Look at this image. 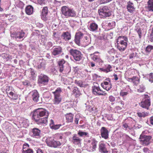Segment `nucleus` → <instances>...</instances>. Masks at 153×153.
Segmentation results:
<instances>
[{
  "mask_svg": "<svg viewBox=\"0 0 153 153\" xmlns=\"http://www.w3.org/2000/svg\"><path fill=\"white\" fill-rule=\"evenodd\" d=\"M62 37L66 41H68L71 39V34L68 32L64 33L62 35Z\"/></svg>",
  "mask_w": 153,
  "mask_h": 153,
  "instance_id": "nucleus-15",
  "label": "nucleus"
},
{
  "mask_svg": "<svg viewBox=\"0 0 153 153\" xmlns=\"http://www.w3.org/2000/svg\"><path fill=\"white\" fill-rule=\"evenodd\" d=\"M109 100L111 102H112L114 101L115 98L111 96L109 97Z\"/></svg>",
  "mask_w": 153,
  "mask_h": 153,
  "instance_id": "nucleus-40",
  "label": "nucleus"
},
{
  "mask_svg": "<svg viewBox=\"0 0 153 153\" xmlns=\"http://www.w3.org/2000/svg\"><path fill=\"white\" fill-rule=\"evenodd\" d=\"M48 112L43 108H38L33 112V118L36 121L39 123L45 124L47 122L46 118L48 116Z\"/></svg>",
  "mask_w": 153,
  "mask_h": 153,
  "instance_id": "nucleus-1",
  "label": "nucleus"
},
{
  "mask_svg": "<svg viewBox=\"0 0 153 153\" xmlns=\"http://www.w3.org/2000/svg\"><path fill=\"white\" fill-rule=\"evenodd\" d=\"M98 12L100 17L102 18L109 16L111 14V13L109 12V10L106 7L100 9L99 10Z\"/></svg>",
  "mask_w": 153,
  "mask_h": 153,
  "instance_id": "nucleus-7",
  "label": "nucleus"
},
{
  "mask_svg": "<svg viewBox=\"0 0 153 153\" xmlns=\"http://www.w3.org/2000/svg\"><path fill=\"white\" fill-rule=\"evenodd\" d=\"M127 38L125 36H120L117 39V46L120 51H124L126 49L127 44Z\"/></svg>",
  "mask_w": 153,
  "mask_h": 153,
  "instance_id": "nucleus-2",
  "label": "nucleus"
},
{
  "mask_svg": "<svg viewBox=\"0 0 153 153\" xmlns=\"http://www.w3.org/2000/svg\"><path fill=\"white\" fill-rule=\"evenodd\" d=\"M137 114H138V116L140 117H145V116H147L148 114V113H145L144 112H142V113H137Z\"/></svg>",
  "mask_w": 153,
  "mask_h": 153,
  "instance_id": "nucleus-32",
  "label": "nucleus"
},
{
  "mask_svg": "<svg viewBox=\"0 0 153 153\" xmlns=\"http://www.w3.org/2000/svg\"><path fill=\"white\" fill-rule=\"evenodd\" d=\"M138 92H143L144 91V89H143L141 90H140V89H138Z\"/></svg>",
  "mask_w": 153,
  "mask_h": 153,
  "instance_id": "nucleus-50",
  "label": "nucleus"
},
{
  "mask_svg": "<svg viewBox=\"0 0 153 153\" xmlns=\"http://www.w3.org/2000/svg\"><path fill=\"white\" fill-rule=\"evenodd\" d=\"M16 35L17 32H14L11 33L10 36L12 37H15L16 38Z\"/></svg>",
  "mask_w": 153,
  "mask_h": 153,
  "instance_id": "nucleus-37",
  "label": "nucleus"
},
{
  "mask_svg": "<svg viewBox=\"0 0 153 153\" xmlns=\"http://www.w3.org/2000/svg\"><path fill=\"white\" fill-rule=\"evenodd\" d=\"M13 88L12 87H9L7 88L6 89V92L8 94V93H9L10 91L12 90Z\"/></svg>",
  "mask_w": 153,
  "mask_h": 153,
  "instance_id": "nucleus-39",
  "label": "nucleus"
},
{
  "mask_svg": "<svg viewBox=\"0 0 153 153\" xmlns=\"http://www.w3.org/2000/svg\"><path fill=\"white\" fill-rule=\"evenodd\" d=\"M94 66H95V65L94 63H91V67H93Z\"/></svg>",
  "mask_w": 153,
  "mask_h": 153,
  "instance_id": "nucleus-53",
  "label": "nucleus"
},
{
  "mask_svg": "<svg viewBox=\"0 0 153 153\" xmlns=\"http://www.w3.org/2000/svg\"><path fill=\"white\" fill-rule=\"evenodd\" d=\"M33 135L34 136H39L40 135V131L38 128H34L33 129Z\"/></svg>",
  "mask_w": 153,
  "mask_h": 153,
  "instance_id": "nucleus-22",
  "label": "nucleus"
},
{
  "mask_svg": "<svg viewBox=\"0 0 153 153\" xmlns=\"http://www.w3.org/2000/svg\"><path fill=\"white\" fill-rule=\"evenodd\" d=\"M88 133L85 132H82L81 131H79L78 134L81 137H83L86 136Z\"/></svg>",
  "mask_w": 153,
  "mask_h": 153,
  "instance_id": "nucleus-31",
  "label": "nucleus"
},
{
  "mask_svg": "<svg viewBox=\"0 0 153 153\" xmlns=\"http://www.w3.org/2000/svg\"><path fill=\"white\" fill-rule=\"evenodd\" d=\"M93 59L94 61L98 62L99 64H101L103 62V61L100 59V57L95 55H94L93 56Z\"/></svg>",
  "mask_w": 153,
  "mask_h": 153,
  "instance_id": "nucleus-25",
  "label": "nucleus"
},
{
  "mask_svg": "<svg viewBox=\"0 0 153 153\" xmlns=\"http://www.w3.org/2000/svg\"><path fill=\"white\" fill-rule=\"evenodd\" d=\"M147 9L149 11H153V0H149L148 2Z\"/></svg>",
  "mask_w": 153,
  "mask_h": 153,
  "instance_id": "nucleus-19",
  "label": "nucleus"
},
{
  "mask_svg": "<svg viewBox=\"0 0 153 153\" xmlns=\"http://www.w3.org/2000/svg\"><path fill=\"white\" fill-rule=\"evenodd\" d=\"M26 147H28V146H25V150H26Z\"/></svg>",
  "mask_w": 153,
  "mask_h": 153,
  "instance_id": "nucleus-56",
  "label": "nucleus"
},
{
  "mask_svg": "<svg viewBox=\"0 0 153 153\" xmlns=\"http://www.w3.org/2000/svg\"><path fill=\"white\" fill-rule=\"evenodd\" d=\"M90 27L92 30L94 31L97 29L98 26L96 24L93 23L91 25Z\"/></svg>",
  "mask_w": 153,
  "mask_h": 153,
  "instance_id": "nucleus-27",
  "label": "nucleus"
},
{
  "mask_svg": "<svg viewBox=\"0 0 153 153\" xmlns=\"http://www.w3.org/2000/svg\"><path fill=\"white\" fill-rule=\"evenodd\" d=\"M151 38L152 39H153V30H152L151 34Z\"/></svg>",
  "mask_w": 153,
  "mask_h": 153,
  "instance_id": "nucleus-49",
  "label": "nucleus"
},
{
  "mask_svg": "<svg viewBox=\"0 0 153 153\" xmlns=\"http://www.w3.org/2000/svg\"><path fill=\"white\" fill-rule=\"evenodd\" d=\"M141 143L144 146H147L150 143V140L151 138L150 136L141 135L140 137Z\"/></svg>",
  "mask_w": 153,
  "mask_h": 153,
  "instance_id": "nucleus-9",
  "label": "nucleus"
},
{
  "mask_svg": "<svg viewBox=\"0 0 153 153\" xmlns=\"http://www.w3.org/2000/svg\"><path fill=\"white\" fill-rule=\"evenodd\" d=\"M111 68V67L109 65L108 67V68H107V70L108 71L109 70H110V68Z\"/></svg>",
  "mask_w": 153,
  "mask_h": 153,
  "instance_id": "nucleus-52",
  "label": "nucleus"
},
{
  "mask_svg": "<svg viewBox=\"0 0 153 153\" xmlns=\"http://www.w3.org/2000/svg\"><path fill=\"white\" fill-rule=\"evenodd\" d=\"M100 90L99 88L98 87L94 86L93 87V92H95L98 94H99L100 93L99 91Z\"/></svg>",
  "mask_w": 153,
  "mask_h": 153,
  "instance_id": "nucleus-29",
  "label": "nucleus"
},
{
  "mask_svg": "<svg viewBox=\"0 0 153 153\" xmlns=\"http://www.w3.org/2000/svg\"><path fill=\"white\" fill-rule=\"evenodd\" d=\"M37 153H44L41 149H38L37 150Z\"/></svg>",
  "mask_w": 153,
  "mask_h": 153,
  "instance_id": "nucleus-46",
  "label": "nucleus"
},
{
  "mask_svg": "<svg viewBox=\"0 0 153 153\" xmlns=\"http://www.w3.org/2000/svg\"><path fill=\"white\" fill-rule=\"evenodd\" d=\"M66 120L68 122H72L73 118V115L71 113L67 114L65 115Z\"/></svg>",
  "mask_w": 153,
  "mask_h": 153,
  "instance_id": "nucleus-18",
  "label": "nucleus"
},
{
  "mask_svg": "<svg viewBox=\"0 0 153 153\" xmlns=\"http://www.w3.org/2000/svg\"><path fill=\"white\" fill-rule=\"evenodd\" d=\"M85 40H87L88 39V37L87 36H85Z\"/></svg>",
  "mask_w": 153,
  "mask_h": 153,
  "instance_id": "nucleus-55",
  "label": "nucleus"
},
{
  "mask_svg": "<svg viewBox=\"0 0 153 153\" xmlns=\"http://www.w3.org/2000/svg\"><path fill=\"white\" fill-rule=\"evenodd\" d=\"M107 2L108 1L106 0H101L100 1V3L101 4H104Z\"/></svg>",
  "mask_w": 153,
  "mask_h": 153,
  "instance_id": "nucleus-44",
  "label": "nucleus"
},
{
  "mask_svg": "<svg viewBox=\"0 0 153 153\" xmlns=\"http://www.w3.org/2000/svg\"><path fill=\"white\" fill-rule=\"evenodd\" d=\"M149 97L147 95H145V99H143L142 102L139 103V105L143 108H146L148 109V108L150 105V102L149 99Z\"/></svg>",
  "mask_w": 153,
  "mask_h": 153,
  "instance_id": "nucleus-6",
  "label": "nucleus"
},
{
  "mask_svg": "<svg viewBox=\"0 0 153 153\" xmlns=\"http://www.w3.org/2000/svg\"><path fill=\"white\" fill-rule=\"evenodd\" d=\"M71 54L73 56L74 59L76 61H79L82 58L81 53L76 50H71L70 51Z\"/></svg>",
  "mask_w": 153,
  "mask_h": 153,
  "instance_id": "nucleus-8",
  "label": "nucleus"
},
{
  "mask_svg": "<svg viewBox=\"0 0 153 153\" xmlns=\"http://www.w3.org/2000/svg\"><path fill=\"white\" fill-rule=\"evenodd\" d=\"M42 19L45 21L47 20L48 19L47 17V14H42Z\"/></svg>",
  "mask_w": 153,
  "mask_h": 153,
  "instance_id": "nucleus-36",
  "label": "nucleus"
},
{
  "mask_svg": "<svg viewBox=\"0 0 153 153\" xmlns=\"http://www.w3.org/2000/svg\"><path fill=\"white\" fill-rule=\"evenodd\" d=\"M99 71H103L106 72V73H107L108 72V71H110V70H109L108 71L107 70V69H103V68H100L99 69Z\"/></svg>",
  "mask_w": 153,
  "mask_h": 153,
  "instance_id": "nucleus-41",
  "label": "nucleus"
},
{
  "mask_svg": "<svg viewBox=\"0 0 153 153\" xmlns=\"http://www.w3.org/2000/svg\"><path fill=\"white\" fill-rule=\"evenodd\" d=\"M33 100L35 102H37L39 97V95L37 92L36 91H33L32 94Z\"/></svg>",
  "mask_w": 153,
  "mask_h": 153,
  "instance_id": "nucleus-20",
  "label": "nucleus"
},
{
  "mask_svg": "<svg viewBox=\"0 0 153 153\" xmlns=\"http://www.w3.org/2000/svg\"><path fill=\"white\" fill-rule=\"evenodd\" d=\"M128 10L130 13L134 11L135 8L133 4L132 3L128 4L127 7Z\"/></svg>",
  "mask_w": 153,
  "mask_h": 153,
  "instance_id": "nucleus-21",
  "label": "nucleus"
},
{
  "mask_svg": "<svg viewBox=\"0 0 153 153\" xmlns=\"http://www.w3.org/2000/svg\"><path fill=\"white\" fill-rule=\"evenodd\" d=\"M131 79L134 82L137 83L138 82V79L136 77H134L131 78Z\"/></svg>",
  "mask_w": 153,
  "mask_h": 153,
  "instance_id": "nucleus-35",
  "label": "nucleus"
},
{
  "mask_svg": "<svg viewBox=\"0 0 153 153\" xmlns=\"http://www.w3.org/2000/svg\"><path fill=\"white\" fill-rule=\"evenodd\" d=\"M61 92V90L60 89V88H58L55 91L53 92L54 95V97L53 101L54 104H58L61 101L62 98L60 94Z\"/></svg>",
  "mask_w": 153,
  "mask_h": 153,
  "instance_id": "nucleus-3",
  "label": "nucleus"
},
{
  "mask_svg": "<svg viewBox=\"0 0 153 153\" xmlns=\"http://www.w3.org/2000/svg\"><path fill=\"white\" fill-rule=\"evenodd\" d=\"M65 62L64 60H62L59 61V65L60 68V71L62 72L63 70V67H64V64H65Z\"/></svg>",
  "mask_w": 153,
  "mask_h": 153,
  "instance_id": "nucleus-23",
  "label": "nucleus"
},
{
  "mask_svg": "<svg viewBox=\"0 0 153 153\" xmlns=\"http://www.w3.org/2000/svg\"><path fill=\"white\" fill-rule=\"evenodd\" d=\"M77 117V115L76 116V118H75V122L76 124L78 123V122L79 121L78 119L76 118Z\"/></svg>",
  "mask_w": 153,
  "mask_h": 153,
  "instance_id": "nucleus-47",
  "label": "nucleus"
},
{
  "mask_svg": "<svg viewBox=\"0 0 153 153\" xmlns=\"http://www.w3.org/2000/svg\"><path fill=\"white\" fill-rule=\"evenodd\" d=\"M50 126L51 128L52 129L56 130L59 128L61 126V125H55L53 121L52 120H50Z\"/></svg>",
  "mask_w": 153,
  "mask_h": 153,
  "instance_id": "nucleus-14",
  "label": "nucleus"
},
{
  "mask_svg": "<svg viewBox=\"0 0 153 153\" xmlns=\"http://www.w3.org/2000/svg\"><path fill=\"white\" fill-rule=\"evenodd\" d=\"M54 153H59V152H55Z\"/></svg>",
  "mask_w": 153,
  "mask_h": 153,
  "instance_id": "nucleus-58",
  "label": "nucleus"
},
{
  "mask_svg": "<svg viewBox=\"0 0 153 153\" xmlns=\"http://www.w3.org/2000/svg\"><path fill=\"white\" fill-rule=\"evenodd\" d=\"M48 77L45 75H41L38 79V82L39 83L44 84L48 82Z\"/></svg>",
  "mask_w": 153,
  "mask_h": 153,
  "instance_id": "nucleus-12",
  "label": "nucleus"
},
{
  "mask_svg": "<svg viewBox=\"0 0 153 153\" xmlns=\"http://www.w3.org/2000/svg\"><path fill=\"white\" fill-rule=\"evenodd\" d=\"M153 48L152 46L150 45L146 47V51L147 52H149L151 51L153 49Z\"/></svg>",
  "mask_w": 153,
  "mask_h": 153,
  "instance_id": "nucleus-34",
  "label": "nucleus"
},
{
  "mask_svg": "<svg viewBox=\"0 0 153 153\" xmlns=\"http://www.w3.org/2000/svg\"><path fill=\"white\" fill-rule=\"evenodd\" d=\"M150 121L151 124L153 125V117H152L150 118Z\"/></svg>",
  "mask_w": 153,
  "mask_h": 153,
  "instance_id": "nucleus-48",
  "label": "nucleus"
},
{
  "mask_svg": "<svg viewBox=\"0 0 153 153\" xmlns=\"http://www.w3.org/2000/svg\"><path fill=\"white\" fill-rule=\"evenodd\" d=\"M82 36V34L81 32H78L76 33L75 36V41L76 44L79 45L80 44V39Z\"/></svg>",
  "mask_w": 153,
  "mask_h": 153,
  "instance_id": "nucleus-13",
  "label": "nucleus"
},
{
  "mask_svg": "<svg viewBox=\"0 0 153 153\" xmlns=\"http://www.w3.org/2000/svg\"><path fill=\"white\" fill-rule=\"evenodd\" d=\"M114 77H115V80H117L118 79V78L117 77V76L116 74H115V75H114Z\"/></svg>",
  "mask_w": 153,
  "mask_h": 153,
  "instance_id": "nucleus-51",
  "label": "nucleus"
},
{
  "mask_svg": "<svg viewBox=\"0 0 153 153\" xmlns=\"http://www.w3.org/2000/svg\"><path fill=\"white\" fill-rule=\"evenodd\" d=\"M81 141V140L76 137L75 136H74L73 138V141L74 143L77 142L78 143H79Z\"/></svg>",
  "mask_w": 153,
  "mask_h": 153,
  "instance_id": "nucleus-30",
  "label": "nucleus"
},
{
  "mask_svg": "<svg viewBox=\"0 0 153 153\" xmlns=\"http://www.w3.org/2000/svg\"><path fill=\"white\" fill-rule=\"evenodd\" d=\"M8 95L9 97L12 98V97L13 96L14 94L11 91H10L8 94H7Z\"/></svg>",
  "mask_w": 153,
  "mask_h": 153,
  "instance_id": "nucleus-38",
  "label": "nucleus"
},
{
  "mask_svg": "<svg viewBox=\"0 0 153 153\" xmlns=\"http://www.w3.org/2000/svg\"><path fill=\"white\" fill-rule=\"evenodd\" d=\"M100 150L101 152L103 153H107V151L104 145L102 143H100L99 146Z\"/></svg>",
  "mask_w": 153,
  "mask_h": 153,
  "instance_id": "nucleus-24",
  "label": "nucleus"
},
{
  "mask_svg": "<svg viewBox=\"0 0 153 153\" xmlns=\"http://www.w3.org/2000/svg\"><path fill=\"white\" fill-rule=\"evenodd\" d=\"M27 146V144H25L23 145V151L24 152V153H33V151L31 149H27V150H25V146Z\"/></svg>",
  "mask_w": 153,
  "mask_h": 153,
  "instance_id": "nucleus-28",
  "label": "nucleus"
},
{
  "mask_svg": "<svg viewBox=\"0 0 153 153\" xmlns=\"http://www.w3.org/2000/svg\"><path fill=\"white\" fill-rule=\"evenodd\" d=\"M101 135L102 137L105 139L108 138V131L105 127H102L101 130Z\"/></svg>",
  "mask_w": 153,
  "mask_h": 153,
  "instance_id": "nucleus-11",
  "label": "nucleus"
},
{
  "mask_svg": "<svg viewBox=\"0 0 153 153\" xmlns=\"http://www.w3.org/2000/svg\"><path fill=\"white\" fill-rule=\"evenodd\" d=\"M25 12L28 15L32 14L33 12V7L31 5L27 6L26 8Z\"/></svg>",
  "mask_w": 153,
  "mask_h": 153,
  "instance_id": "nucleus-16",
  "label": "nucleus"
},
{
  "mask_svg": "<svg viewBox=\"0 0 153 153\" xmlns=\"http://www.w3.org/2000/svg\"><path fill=\"white\" fill-rule=\"evenodd\" d=\"M48 8L47 7H45L42 9V14H47Z\"/></svg>",
  "mask_w": 153,
  "mask_h": 153,
  "instance_id": "nucleus-33",
  "label": "nucleus"
},
{
  "mask_svg": "<svg viewBox=\"0 0 153 153\" xmlns=\"http://www.w3.org/2000/svg\"><path fill=\"white\" fill-rule=\"evenodd\" d=\"M25 33L22 31L17 32V35L16 36V38H17L21 39L24 36Z\"/></svg>",
  "mask_w": 153,
  "mask_h": 153,
  "instance_id": "nucleus-26",
  "label": "nucleus"
},
{
  "mask_svg": "<svg viewBox=\"0 0 153 153\" xmlns=\"http://www.w3.org/2000/svg\"><path fill=\"white\" fill-rule=\"evenodd\" d=\"M18 98V96L16 94H14L12 98V99H13L14 100H16Z\"/></svg>",
  "mask_w": 153,
  "mask_h": 153,
  "instance_id": "nucleus-42",
  "label": "nucleus"
},
{
  "mask_svg": "<svg viewBox=\"0 0 153 153\" xmlns=\"http://www.w3.org/2000/svg\"><path fill=\"white\" fill-rule=\"evenodd\" d=\"M62 12L66 16H74L75 15V13L73 11L65 6L62 8Z\"/></svg>",
  "mask_w": 153,
  "mask_h": 153,
  "instance_id": "nucleus-4",
  "label": "nucleus"
},
{
  "mask_svg": "<svg viewBox=\"0 0 153 153\" xmlns=\"http://www.w3.org/2000/svg\"><path fill=\"white\" fill-rule=\"evenodd\" d=\"M120 95L122 96H124L128 94V93L127 92H121L120 93Z\"/></svg>",
  "mask_w": 153,
  "mask_h": 153,
  "instance_id": "nucleus-45",
  "label": "nucleus"
},
{
  "mask_svg": "<svg viewBox=\"0 0 153 153\" xmlns=\"http://www.w3.org/2000/svg\"><path fill=\"white\" fill-rule=\"evenodd\" d=\"M132 57H131V56L130 57V58H131Z\"/></svg>",
  "mask_w": 153,
  "mask_h": 153,
  "instance_id": "nucleus-59",
  "label": "nucleus"
},
{
  "mask_svg": "<svg viewBox=\"0 0 153 153\" xmlns=\"http://www.w3.org/2000/svg\"><path fill=\"white\" fill-rule=\"evenodd\" d=\"M2 10H3V9L2 8H1V7H0V11H2Z\"/></svg>",
  "mask_w": 153,
  "mask_h": 153,
  "instance_id": "nucleus-54",
  "label": "nucleus"
},
{
  "mask_svg": "<svg viewBox=\"0 0 153 153\" xmlns=\"http://www.w3.org/2000/svg\"><path fill=\"white\" fill-rule=\"evenodd\" d=\"M46 142L48 146L54 147L59 146L61 144L59 142L55 141L51 138H47L46 140Z\"/></svg>",
  "mask_w": 153,
  "mask_h": 153,
  "instance_id": "nucleus-5",
  "label": "nucleus"
},
{
  "mask_svg": "<svg viewBox=\"0 0 153 153\" xmlns=\"http://www.w3.org/2000/svg\"><path fill=\"white\" fill-rule=\"evenodd\" d=\"M62 52V49L61 47L54 48L52 52L53 54L54 55H56L60 54Z\"/></svg>",
  "mask_w": 153,
  "mask_h": 153,
  "instance_id": "nucleus-17",
  "label": "nucleus"
},
{
  "mask_svg": "<svg viewBox=\"0 0 153 153\" xmlns=\"http://www.w3.org/2000/svg\"><path fill=\"white\" fill-rule=\"evenodd\" d=\"M132 57H131V56L130 57V58H131Z\"/></svg>",
  "mask_w": 153,
  "mask_h": 153,
  "instance_id": "nucleus-60",
  "label": "nucleus"
},
{
  "mask_svg": "<svg viewBox=\"0 0 153 153\" xmlns=\"http://www.w3.org/2000/svg\"><path fill=\"white\" fill-rule=\"evenodd\" d=\"M108 81V82L104 81L101 84L102 87L106 91L109 90L111 88V85L110 82L109 80Z\"/></svg>",
  "mask_w": 153,
  "mask_h": 153,
  "instance_id": "nucleus-10",
  "label": "nucleus"
},
{
  "mask_svg": "<svg viewBox=\"0 0 153 153\" xmlns=\"http://www.w3.org/2000/svg\"><path fill=\"white\" fill-rule=\"evenodd\" d=\"M38 3L40 4H44L45 3V0H38Z\"/></svg>",
  "mask_w": 153,
  "mask_h": 153,
  "instance_id": "nucleus-43",
  "label": "nucleus"
},
{
  "mask_svg": "<svg viewBox=\"0 0 153 153\" xmlns=\"http://www.w3.org/2000/svg\"><path fill=\"white\" fill-rule=\"evenodd\" d=\"M60 139H62V136H60Z\"/></svg>",
  "mask_w": 153,
  "mask_h": 153,
  "instance_id": "nucleus-57",
  "label": "nucleus"
}]
</instances>
